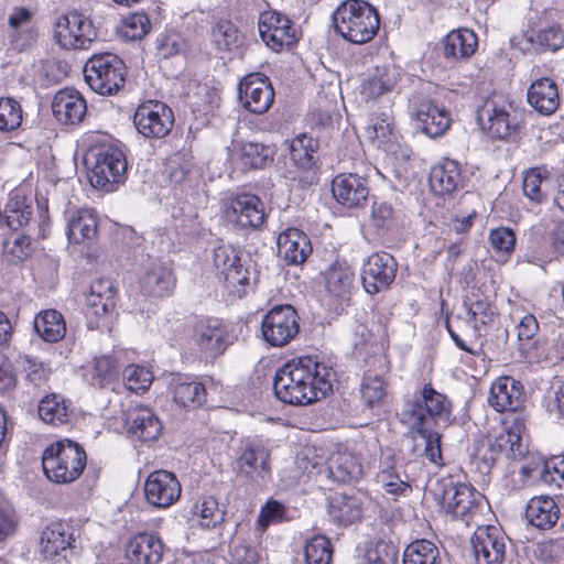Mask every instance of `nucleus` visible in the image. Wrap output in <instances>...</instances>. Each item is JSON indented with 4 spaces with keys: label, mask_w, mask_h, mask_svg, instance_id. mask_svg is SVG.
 Instances as JSON below:
<instances>
[{
    "label": "nucleus",
    "mask_w": 564,
    "mask_h": 564,
    "mask_svg": "<svg viewBox=\"0 0 564 564\" xmlns=\"http://www.w3.org/2000/svg\"><path fill=\"white\" fill-rule=\"evenodd\" d=\"M54 34L58 44L66 50L85 48L96 36L91 22L77 12L61 17Z\"/></svg>",
    "instance_id": "nucleus-19"
},
{
    "label": "nucleus",
    "mask_w": 564,
    "mask_h": 564,
    "mask_svg": "<svg viewBox=\"0 0 564 564\" xmlns=\"http://www.w3.org/2000/svg\"><path fill=\"white\" fill-rule=\"evenodd\" d=\"M17 364L24 373L25 379L36 387L44 383L48 378L50 369L43 362L29 355L19 356Z\"/></svg>",
    "instance_id": "nucleus-58"
},
{
    "label": "nucleus",
    "mask_w": 564,
    "mask_h": 564,
    "mask_svg": "<svg viewBox=\"0 0 564 564\" xmlns=\"http://www.w3.org/2000/svg\"><path fill=\"white\" fill-rule=\"evenodd\" d=\"M402 70L395 65L376 66L361 85V94L367 98H378L395 89Z\"/></svg>",
    "instance_id": "nucleus-31"
},
{
    "label": "nucleus",
    "mask_w": 564,
    "mask_h": 564,
    "mask_svg": "<svg viewBox=\"0 0 564 564\" xmlns=\"http://www.w3.org/2000/svg\"><path fill=\"white\" fill-rule=\"evenodd\" d=\"M463 178L458 163L445 160L433 167L430 174V187L436 195H446L455 192L462 185Z\"/></svg>",
    "instance_id": "nucleus-39"
},
{
    "label": "nucleus",
    "mask_w": 564,
    "mask_h": 564,
    "mask_svg": "<svg viewBox=\"0 0 564 564\" xmlns=\"http://www.w3.org/2000/svg\"><path fill=\"white\" fill-rule=\"evenodd\" d=\"M97 235V217L93 209L67 212V237L75 243H89Z\"/></svg>",
    "instance_id": "nucleus-33"
},
{
    "label": "nucleus",
    "mask_w": 564,
    "mask_h": 564,
    "mask_svg": "<svg viewBox=\"0 0 564 564\" xmlns=\"http://www.w3.org/2000/svg\"><path fill=\"white\" fill-rule=\"evenodd\" d=\"M186 47V40L180 33H165L158 39V52L163 58L181 54L185 52Z\"/></svg>",
    "instance_id": "nucleus-64"
},
{
    "label": "nucleus",
    "mask_w": 564,
    "mask_h": 564,
    "mask_svg": "<svg viewBox=\"0 0 564 564\" xmlns=\"http://www.w3.org/2000/svg\"><path fill=\"white\" fill-rule=\"evenodd\" d=\"M86 462L84 448L69 440L51 444L42 454V467L46 478L58 485L77 480L86 467Z\"/></svg>",
    "instance_id": "nucleus-4"
},
{
    "label": "nucleus",
    "mask_w": 564,
    "mask_h": 564,
    "mask_svg": "<svg viewBox=\"0 0 564 564\" xmlns=\"http://www.w3.org/2000/svg\"><path fill=\"white\" fill-rule=\"evenodd\" d=\"M22 122V108L12 98L0 99V131L17 129Z\"/></svg>",
    "instance_id": "nucleus-60"
},
{
    "label": "nucleus",
    "mask_w": 564,
    "mask_h": 564,
    "mask_svg": "<svg viewBox=\"0 0 564 564\" xmlns=\"http://www.w3.org/2000/svg\"><path fill=\"white\" fill-rule=\"evenodd\" d=\"M77 539V530L67 522L47 524L41 532L39 553L51 564H68Z\"/></svg>",
    "instance_id": "nucleus-10"
},
{
    "label": "nucleus",
    "mask_w": 564,
    "mask_h": 564,
    "mask_svg": "<svg viewBox=\"0 0 564 564\" xmlns=\"http://www.w3.org/2000/svg\"><path fill=\"white\" fill-rule=\"evenodd\" d=\"M488 402L497 412H517L524 403L523 387L511 377H499L491 384Z\"/></svg>",
    "instance_id": "nucleus-26"
},
{
    "label": "nucleus",
    "mask_w": 564,
    "mask_h": 564,
    "mask_svg": "<svg viewBox=\"0 0 564 564\" xmlns=\"http://www.w3.org/2000/svg\"><path fill=\"white\" fill-rule=\"evenodd\" d=\"M527 97L530 106L544 116L554 113L561 101L557 84L549 77L534 80Z\"/></svg>",
    "instance_id": "nucleus-30"
},
{
    "label": "nucleus",
    "mask_w": 564,
    "mask_h": 564,
    "mask_svg": "<svg viewBox=\"0 0 564 564\" xmlns=\"http://www.w3.org/2000/svg\"><path fill=\"white\" fill-rule=\"evenodd\" d=\"M542 482L555 488H564V456L543 459Z\"/></svg>",
    "instance_id": "nucleus-63"
},
{
    "label": "nucleus",
    "mask_w": 564,
    "mask_h": 564,
    "mask_svg": "<svg viewBox=\"0 0 564 564\" xmlns=\"http://www.w3.org/2000/svg\"><path fill=\"white\" fill-rule=\"evenodd\" d=\"M193 165L189 152L181 151L174 153L167 161L169 178L174 184L184 182Z\"/></svg>",
    "instance_id": "nucleus-61"
},
{
    "label": "nucleus",
    "mask_w": 564,
    "mask_h": 564,
    "mask_svg": "<svg viewBox=\"0 0 564 564\" xmlns=\"http://www.w3.org/2000/svg\"><path fill=\"white\" fill-rule=\"evenodd\" d=\"M376 481L384 491L392 496H404L411 490L408 481L403 480L395 468L393 455L386 456L380 460L379 471L376 475Z\"/></svg>",
    "instance_id": "nucleus-42"
},
{
    "label": "nucleus",
    "mask_w": 564,
    "mask_h": 564,
    "mask_svg": "<svg viewBox=\"0 0 564 564\" xmlns=\"http://www.w3.org/2000/svg\"><path fill=\"white\" fill-rule=\"evenodd\" d=\"M241 163L250 169H261L273 161L274 150L260 142H242L239 147Z\"/></svg>",
    "instance_id": "nucleus-46"
},
{
    "label": "nucleus",
    "mask_w": 564,
    "mask_h": 564,
    "mask_svg": "<svg viewBox=\"0 0 564 564\" xmlns=\"http://www.w3.org/2000/svg\"><path fill=\"white\" fill-rule=\"evenodd\" d=\"M476 564H502L506 554V535L495 525H480L470 539Z\"/></svg>",
    "instance_id": "nucleus-20"
},
{
    "label": "nucleus",
    "mask_w": 564,
    "mask_h": 564,
    "mask_svg": "<svg viewBox=\"0 0 564 564\" xmlns=\"http://www.w3.org/2000/svg\"><path fill=\"white\" fill-rule=\"evenodd\" d=\"M338 34L354 44H365L377 34L380 19L377 10L366 1L347 0L334 12Z\"/></svg>",
    "instance_id": "nucleus-2"
},
{
    "label": "nucleus",
    "mask_w": 564,
    "mask_h": 564,
    "mask_svg": "<svg viewBox=\"0 0 564 564\" xmlns=\"http://www.w3.org/2000/svg\"><path fill=\"white\" fill-rule=\"evenodd\" d=\"M84 77L93 91L113 96L124 86L126 66L115 54H96L85 63Z\"/></svg>",
    "instance_id": "nucleus-8"
},
{
    "label": "nucleus",
    "mask_w": 564,
    "mask_h": 564,
    "mask_svg": "<svg viewBox=\"0 0 564 564\" xmlns=\"http://www.w3.org/2000/svg\"><path fill=\"white\" fill-rule=\"evenodd\" d=\"M412 119L416 130L430 138L441 137L451 124L448 111L432 100H422L413 110Z\"/></svg>",
    "instance_id": "nucleus-23"
},
{
    "label": "nucleus",
    "mask_w": 564,
    "mask_h": 564,
    "mask_svg": "<svg viewBox=\"0 0 564 564\" xmlns=\"http://www.w3.org/2000/svg\"><path fill=\"white\" fill-rule=\"evenodd\" d=\"M270 451L259 442H246L236 458L239 475L262 485L271 477Z\"/></svg>",
    "instance_id": "nucleus-18"
},
{
    "label": "nucleus",
    "mask_w": 564,
    "mask_h": 564,
    "mask_svg": "<svg viewBox=\"0 0 564 564\" xmlns=\"http://www.w3.org/2000/svg\"><path fill=\"white\" fill-rule=\"evenodd\" d=\"M170 389L174 402L187 410L200 406L206 400L204 384L187 376L173 377L170 382Z\"/></svg>",
    "instance_id": "nucleus-32"
},
{
    "label": "nucleus",
    "mask_w": 564,
    "mask_h": 564,
    "mask_svg": "<svg viewBox=\"0 0 564 564\" xmlns=\"http://www.w3.org/2000/svg\"><path fill=\"white\" fill-rule=\"evenodd\" d=\"M34 328L37 335L47 343H56L66 334V323L63 315L56 310H45L34 318Z\"/></svg>",
    "instance_id": "nucleus-43"
},
{
    "label": "nucleus",
    "mask_w": 564,
    "mask_h": 564,
    "mask_svg": "<svg viewBox=\"0 0 564 564\" xmlns=\"http://www.w3.org/2000/svg\"><path fill=\"white\" fill-rule=\"evenodd\" d=\"M328 514L339 524H351L359 521L362 514L361 500L347 494H334L329 499Z\"/></svg>",
    "instance_id": "nucleus-40"
},
{
    "label": "nucleus",
    "mask_w": 564,
    "mask_h": 564,
    "mask_svg": "<svg viewBox=\"0 0 564 564\" xmlns=\"http://www.w3.org/2000/svg\"><path fill=\"white\" fill-rule=\"evenodd\" d=\"M182 487L176 476L167 470L151 473L144 482V496L148 503L155 508L171 507L181 497Z\"/></svg>",
    "instance_id": "nucleus-21"
},
{
    "label": "nucleus",
    "mask_w": 564,
    "mask_h": 564,
    "mask_svg": "<svg viewBox=\"0 0 564 564\" xmlns=\"http://www.w3.org/2000/svg\"><path fill=\"white\" fill-rule=\"evenodd\" d=\"M137 131L147 139H162L174 126L173 110L159 100H145L138 106L133 116Z\"/></svg>",
    "instance_id": "nucleus-12"
},
{
    "label": "nucleus",
    "mask_w": 564,
    "mask_h": 564,
    "mask_svg": "<svg viewBox=\"0 0 564 564\" xmlns=\"http://www.w3.org/2000/svg\"><path fill=\"white\" fill-rule=\"evenodd\" d=\"M276 243L279 256L289 264H302L312 252L308 237L296 228L281 232Z\"/></svg>",
    "instance_id": "nucleus-29"
},
{
    "label": "nucleus",
    "mask_w": 564,
    "mask_h": 564,
    "mask_svg": "<svg viewBox=\"0 0 564 564\" xmlns=\"http://www.w3.org/2000/svg\"><path fill=\"white\" fill-rule=\"evenodd\" d=\"M151 30V22L144 12H133L123 18L120 32L132 41L143 39Z\"/></svg>",
    "instance_id": "nucleus-55"
},
{
    "label": "nucleus",
    "mask_w": 564,
    "mask_h": 564,
    "mask_svg": "<svg viewBox=\"0 0 564 564\" xmlns=\"http://www.w3.org/2000/svg\"><path fill=\"white\" fill-rule=\"evenodd\" d=\"M126 558L130 564H159L164 554V543L152 533H139L126 544Z\"/></svg>",
    "instance_id": "nucleus-24"
},
{
    "label": "nucleus",
    "mask_w": 564,
    "mask_h": 564,
    "mask_svg": "<svg viewBox=\"0 0 564 564\" xmlns=\"http://www.w3.org/2000/svg\"><path fill=\"white\" fill-rule=\"evenodd\" d=\"M32 209L26 205L25 199L12 196L4 209V224L12 230H18L28 225Z\"/></svg>",
    "instance_id": "nucleus-52"
},
{
    "label": "nucleus",
    "mask_w": 564,
    "mask_h": 564,
    "mask_svg": "<svg viewBox=\"0 0 564 564\" xmlns=\"http://www.w3.org/2000/svg\"><path fill=\"white\" fill-rule=\"evenodd\" d=\"M52 111L56 120L64 124L82 122L87 112L84 97L75 89H63L52 100Z\"/></svg>",
    "instance_id": "nucleus-28"
},
{
    "label": "nucleus",
    "mask_w": 564,
    "mask_h": 564,
    "mask_svg": "<svg viewBox=\"0 0 564 564\" xmlns=\"http://www.w3.org/2000/svg\"><path fill=\"white\" fill-rule=\"evenodd\" d=\"M192 338L206 358L221 356L235 340L230 327L215 317L198 319L194 325Z\"/></svg>",
    "instance_id": "nucleus-13"
},
{
    "label": "nucleus",
    "mask_w": 564,
    "mask_h": 564,
    "mask_svg": "<svg viewBox=\"0 0 564 564\" xmlns=\"http://www.w3.org/2000/svg\"><path fill=\"white\" fill-rule=\"evenodd\" d=\"M332 193L339 204L348 208L358 207L368 198V182L355 173H343L334 178Z\"/></svg>",
    "instance_id": "nucleus-25"
},
{
    "label": "nucleus",
    "mask_w": 564,
    "mask_h": 564,
    "mask_svg": "<svg viewBox=\"0 0 564 564\" xmlns=\"http://www.w3.org/2000/svg\"><path fill=\"white\" fill-rule=\"evenodd\" d=\"M334 372L312 357L292 359L274 376L273 390L279 400L306 405L325 398L333 387Z\"/></svg>",
    "instance_id": "nucleus-1"
},
{
    "label": "nucleus",
    "mask_w": 564,
    "mask_h": 564,
    "mask_svg": "<svg viewBox=\"0 0 564 564\" xmlns=\"http://www.w3.org/2000/svg\"><path fill=\"white\" fill-rule=\"evenodd\" d=\"M90 184L105 192H113L123 184L127 175V159L117 145H97L85 156Z\"/></svg>",
    "instance_id": "nucleus-3"
},
{
    "label": "nucleus",
    "mask_w": 564,
    "mask_h": 564,
    "mask_svg": "<svg viewBox=\"0 0 564 564\" xmlns=\"http://www.w3.org/2000/svg\"><path fill=\"white\" fill-rule=\"evenodd\" d=\"M316 143L312 138L302 134L294 139L290 145L291 159L301 167L307 169L313 164V153Z\"/></svg>",
    "instance_id": "nucleus-57"
},
{
    "label": "nucleus",
    "mask_w": 564,
    "mask_h": 564,
    "mask_svg": "<svg viewBox=\"0 0 564 564\" xmlns=\"http://www.w3.org/2000/svg\"><path fill=\"white\" fill-rule=\"evenodd\" d=\"M477 118L492 138L505 140L518 133L523 111L506 96L494 93L479 106Z\"/></svg>",
    "instance_id": "nucleus-7"
},
{
    "label": "nucleus",
    "mask_w": 564,
    "mask_h": 564,
    "mask_svg": "<svg viewBox=\"0 0 564 564\" xmlns=\"http://www.w3.org/2000/svg\"><path fill=\"white\" fill-rule=\"evenodd\" d=\"M306 564H330L333 550L327 538L317 535L312 538L304 550Z\"/></svg>",
    "instance_id": "nucleus-56"
},
{
    "label": "nucleus",
    "mask_w": 564,
    "mask_h": 564,
    "mask_svg": "<svg viewBox=\"0 0 564 564\" xmlns=\"http://www.w3.org/2000/svg\"><path fill=\"white\" fill-rule=\"evenodd\" d=\"M366 135L370 140L377 141L379 147H386L393 137L391 116L387 112L373 115L370 123L366 128Z\"/></svg>",
    "instance_id": "nucleus-53"
},
{
    "label": "nucleus",
    "mask_w": 564,
    "mask_h": 564,
    "mask_svg": "<svg viewBox=\"0 0 564 564\" xmlns=\"http://www.w3.org/2000/svg\"><path fill=\"white\" fill-rule=\"evenodd\" d=\"M430 494L446 513L465 522L479 512L484 501V496L470 485L456 482L452 478L436 480Z\"/></svg>",
    "instance_id": "nucleus-5"
},
{
    "label": "nucleus",
    "mask_w": 564,
    "mask_h": 564,
    "mask_svg": "<svg viewBox=\"0 0 564 564\" xmlns=\"http://www.w3.org/2000/svg\"><path fill=\"white\" fill-rule=\"evenodd\" d=\"M213 42L219 51H234L240 43L238 29L231 21L219 20L212 30Z\"/></svg>",
    "instance_id": "nucleus-51"
},
{
    "label": "nucleus",
    "mask_w": 564,
    "mask_h": 564,
    "mask_svg": "<svg viewBox=\"0 0 564 564\" xmlns=\"http://www.w3.org/2000/svg\"><path fill=\"white\" fill-rule=\"evenodd\" d=\"M464 305L467 310L466 322L471 328L469 333L465 334L466 339H463L460 335L454 330L453 325L449 322L446 323V328L451 338L459 349L470 355H476L477 351L473 348V345L478 341L482 332L495 323L496 308L485 297H467Z\"/></svg>",
    "instance_id": "nucleus-9"
},
{
    "label": "nucleus",
    "mask_w": 564,
    "mask_h": 564,
    "mask_svg": "<svg viewBox=\"0 0 564 564\" xmlns=\"http://www.w3.org/2000/svg\"><path fill=\"white\" fill-rule=\"evenodd\" d=\"M175 285L172 270L161 262H153L140 280L144 293L152 296H165Z\"/></svg>",
    "instance_id": "nucleus-38"
},
{
    "label": "nucleus",
    "mask_w": 564,
    "mask_h": 564,
    "mask_svg": "<svg viewBox=\"0 0 564 564\" xmlns=\"http://www.w3.org/2000/svg\"><path fill=\"white\" fill-rule=\"evenodd\" d=\"M404 564H443L438 547L429 540H416L403 552Z\"/></svg>",
    "instance_id": "nucleus-45"
},
{
    "label": "nucleus",
    "mask_w": 564,
    "mask_h": 564,
    "mask_svg": "<svg viewBox=\"0 0 564 564\" xmlns=\"http://www.w3.org/2000/svg\"><path fill=\"white\" fill-rule=\"evenodd\" d=\"M299 321L297 312L292 305H276L262 317V337L272 347H284L300 333Z\"/></svg>",
    "instance_id": "nucleus-11"
},
{
    "label": "nucleus",
    "mask_w": 564,
    "mask_h": 564,
    "mask_svg": "<svg viewBox=\"0 0 564 564\" xmlns=\"http://www.w3.org/2000/svg\"><path fill=\"white\" fill-rule=\"evenodd\" d=\"M39 416L47 424H61L66 422L68 416L67 406L57 394H50L44 397L39 404Z\"/></svg>",
    "instance_id": "nucleus-50"
},
{
    "label": "nucleus",
    "mask_w": 564,
    "mask_h": 564,
    "mask_svg": "<svg viewBox=\"0 0 564 564\" xmlns=\"http://www.w3.org/2000/svg\"><path fill=\"white\" fill-rule=\"evenodd\" d=\"M524 420L519 415L514 416V426L500 435L495 442L482 444L478 448L476 456L485 463L487 467H491L498 459L500 453L506 452L513 460H520L525 457L528 447L523 443L521 433L524 430Z\"/></svg>",
    "instance_id": "nucleus-15"
},
{
    "label": "nucleus",
    "mask_w": 564,
    "mask_h": 564,
    "mask_svg": "<svg viewBox=\"0 0 564 564\" xmlns=\"http://www.w3.org/2000/svg\"><path fill=\"white\" fill-rule=\"evenodd\" d=\"M361 400L365 406L372 409L381 405L387 397V382L380 375L367 373L360 386Z\"/></svg>",
    "instance_id": "nucleus-47"
},
{
    "label": "nucleus",
    "mask_w": 564,
    "mask_h": 564,
    "mask_svg": "<svg viewBox=\"0 0 564 564\" xmlns=\"http://www.w3.org/2000/svg\"><path fill=\"white\" fill-rule=\"evenodd\" d=\"M477 47V37L468 29L452 31L443 40L444 55L447 58L462 59L467 58Z\"/></svg>",
    "instance_id": "nucleus-41"
},
{
    "label": "nucleus",
    "mask_w": 564,
    "mask_h": 564,
    "mask_svg": "<svg viewBox=\"0 0 564 564\" xmlns=\"http://www.w3.org/2000/svg\"><path fill=\"white\" fill-rule=\"evenodd\" d=\"M528 521L541 530H547L555 525L560 518V508L553 498L549 496L533 497L525 509Z\"/></svg>",
    "instance_id": "nucleus-37"
},
{
    "label": "nucleus",
    "mask_w": 564,
    "mask_h": 564,
    "mask_svg": "<svg viewBox=\"0 0 564 564\" xmlns=\"http://www.w3.org/2000/svg\"><path fill=\"white\" fill-rule=\"evenodd\" d=\"M409 429L420 435L424 441V457L427 458L431 463L437 466H442L444 463L442 457L441 434L431 431L430 425H421V427Z\"/></svg>",
    "instance_id": "nucleus-54"
},
{
    "label": "nucleus",
    "mask_w": 564,
    "mask_h": 564,
    "mask_svg": "<svg viewBox=\"0 0 564 564\" xmlns=\"http://www.w3.org/2000/svg\"><path fill=\"white\" fill-rule=\"evenodd\" d=\"M213 263L229 286L249 283V272L241 264L237 252L229 246H218L214 249Z\"/></svg>",
    "instance_id": "nucleus-27"
},
{
    "label": "nucleus",
    "mask_w": 564,
    "mask_h": 564,
    "mask_svg": "<svg viewBox=\"0 0 564 564\" xmlns=\"http://www.w3.org/2000/svg\"><path fill=\"white\" fill-rule=\"evenodd\" d=\"M398 262L388 252H375L362 264L361 283L368 294H378L388 290L395 280Z\"/></svg>",
    "instance_id": "nucleus-14"
},
{
    "label": "nucleus",
    "mask_w": 564,
    "mask_h": 564,
    "mask_svg": "<svg viewBox=\"0 0 564 564\" xmlns=\"http://www.w3.org/2000/svg\"><path fill=\"white\" fill-rule=\"evenodd\" d=\"M326 291L334 297L346 300L354 289L355 271L345 261H335L324 271Z\"/></svg>",
    "instance_id": "nucleus-34"
},
{
    "label": "nucleus",
    "mask_w": 564,
    "mask_h": 564,
    "mask_svg": "<svg viewBox=\"0 0 564 564\" xmlns=\"http://www.w3.org/2000/svg\"><path fill=\"white\" fill-rule=\"evenodd\" d=\"M127 424L129 431L143 442L155 441L161 432L162 424L154 412L145 406H139L129 413Z\"/></svg>",
    "instance_id": "nucleus-36"
},
{
    "label": "nucleus",
    "mask_w": 564,
    "mask_h": 564,
    "mask_svg": "<svg viewBox=\"0 0 564 564\" xmlns=\"http://www.w3.org/2000/svg\"><path fill=\"white\" fill-rule=\"evenodd\" d=\"M122 377L127 389L135 392L148 390L153 381L152 372L138 365L126 367Z\"/></svg>",
    "instance_id": "nucleus-59"
},
{
    "label": "nucleus",
    "mask_w": 564,
    "mask_h": 564,
    "mask_svg": "<svg viewBox=\"0 0 564 564\" xmlns=\"http://www.w3.org/2000/svg\"><path fill=\"white\" fill-rule=\"evenodd\" d=\"M192 514L197 518L204 529L215 528L224 521V511L214 497H205L192 508Z\"/></svg>",
    "instance_id": "nucleus-49"
},
{
    "label": "nucleus",
    "mask_w": 564,
    "mask_h": 564,
    "mask_svg": "<svg viewBox=\"0 0 564 564\" xmlns=\"http://www.w3.org/2000/svg\"><path fill=\"white\" fill-rule=\"evenodd\" d=\"M329 473L338 481H348L361 476V465L349 453H337L329 460Z\"/></svg>",
    "instance_id": "nucleus-48"
},
{
    "label": "nucleus",
    "mask_w": 564,
    "mask_h": 564,
    "mask_svg": "<svg viewBox=\"0 0 564 564\" xmlns=\"http://www.w3.org/2000/svg\"><path fill=\"white\" fill-rule=\"evenodd\" d=\"M542 473H543V458L540 457H530L527 462L521 466L518 473V480H516L517 485L512 487V489H521L524 486L533 484L535 481L542 482Z\"/></svg>",
    "instance_id": "nucleus-62"
},
{
    "label": "nucleus",
    "mask_w": 564,
    "mask_h": 564,
    "mask_svg": "<svg viewBox=\"0 0 564 564\" xmlns=\"http://www.w3.org/2000/svg\"><path fill=\"white\" fill-rule=\"evenodd\" d=\"M451 409L448 398L435 390L431 383H425L411 398L404 400L399 416L408 427H421L430 425L436 419H447Z\"/></svg>",
    "instance_id": "nucleus-6"
},
{
    "label": "nucleus",
    "mask_w": 564,
    "mask_h": 564,
    "mask_svg": "<svg viewBox=\"0 0 564 564\" xmlns=\"http://www.w3.org/2000/svg\"><path fill=\"white\" fill-rule=\"evenodd\" d=\"M238 98L246 110L262 115L271 108L274 101V90L265 75L251 73L240 80Z\"/></svg>",
    "instance_id": "nucleus-17"
},
{
    "label": "nucleus",
    "mask_w": 564,
    "mask_h": 564,
    "mask_svg": "<svg viewBox=\"0 0 564 564\" xmlns=\"http://www.w3.org/2000/svg\"><path fill=\"white\" fill-rule=\"evenodd\" d=\"M223 210L229 224L242 229L259 228L265 219L263 203L258 196L250 193L229 197L225 202Z\"/></svg>",
    "instance_id": "nucleus-16"
},
{
    "label": "nucleus",
    "mask_w": 564,
    "mask_h": 564,
    "mask_svg": "<svg viewBox=\"0 0 564 564\" xmlns=\"http://www.w3.org/2000/svg\"><path fill=\"white\" fill-rule=\"evenodd\" d=\"M549 172L542 167H533L524 173L522 191L524 196L534 204L547 198Z\"/></svg>",
    "instance_id": "nucleus-44"
},
{
    "label": "nucleus",
    "mask_w": 564,
    "mask_h": 564,
    "mask_svg": "<svg viewBox=\"0 0 564 564\" xmlns=\"http://www.w3.org/2000/svg\"><path fill=\"white\" fill-rule=\"evenodd\" d=\"M262 41L274 52L295 41V29L290 19L275 11L262 12L258 21Z\"/></svg>",
    "instance_id": "nucleus-22"
},
{
    "label": "nucleus",
    "mask_w": 564,
    "mask_h": 564,
    "mask_svg": "<svg viewBox=\"0 0 564 564\" xmlns=\"http://www.w3.org/2000/svg\"><path fill=\"white\" fill-rule=\"evenodd\" d=\"M115 290L108 279L95 280L86 294V315L100 318L109 313L115 305Z\"/></svg>",
    "instance_id": "nucleus-35"
}]
</instances>
